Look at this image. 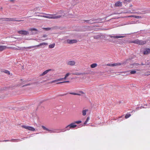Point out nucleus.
Here are the masks:
<instances>
[{
    "instance_id": "ddd939ff",
    "label": "nucleus",
    "mask_w": 150,
    "mask_h": 150,
    "mask_svg": "<svg viewBox=\"0 0 150 150\" xmlns=\"http://www.w3.org/2000/svg\"><path fill=\"white\" fill-rule=\"evenodd\" d=\"M6 19H7L8 20H6L5 21H16L18 22H20L21 21H23V20H16L15 19L13 18H6Z\"/></svg>"
},
{
    "instance_id": "7ed1b4c3",
    "label": "nucleus",
    "mask_w": 150,
    "mask_h": 150,
    "mask_svg": "<svg viewBox=\"0 0 150 150\" xmlns=\"http://www.w3.org/2000/svg\"><path fill=\"white\" fill-rule=\"evenodd\" d=\"M42 127L44 130L47 131H49V132H50V133H51L58 132H57V130L56 129H54V130L46 128L45 127L43 126H42Z\"/></svg>"
},
{
    "instance_id": "9b49d317",
    "label": "nucleus",
    "mask_w": 150,
    "mask_h": 150,
    "mask_svg": "<svg viewBox=\"0 0 150 150\" xmlns=\"http://www.w3.org/2000/svg\"><path fill=\"white\" fill-rule=\"evenodd\" d=\"M75 62L73 61H68L67 63V64L68 65L70 66H74L75 64Z\"/></svg>"
},
{
    "instance_id": "5701e85b",
    "label": "nucleus",
    "mask_w": 150,
    "mask_h": 150,
    "mask_svg": "<svg viewBox=\"0 0 150 150\" xmlns=\"http://www.w3.org/2000/svg\"><path fill=\"white\" fill-rule=\"evenodd\" d=\"M145 76H148L150 75V71H147L144 73Z\"/></svg>"
},
{
    "instance_id": "393cba45",
    "label": "nucleus",
    "mask_w": 150,
    "mask_h": 150,
    "mask_svg": "<svg viewBox=\"0 0 150 150\" xmlns=\"http://www.w3.org/2000/svg\"><path fill=\"white\" fill-rule=\"evenodd\" d=\"M90 119V117H88L86 119V120L85 121L84 123V125H86L87 124V122L89 121Z\"/></svg>"
},
{
    "instance_id": "de8ad7c7",
    "label": "nucleus",
    "mask_w": 150,
    "mask_h": 150,
    "mask_svg": "<svg viewBox=\"0 0 150 150\" xmlns=\"http://www.w3.org/2000/svg\"><path fill=\"white\" fill-rule=\"evenodd\" d=\"M94 38H95V39H96L97 38H96V37H94Z\"/></svg>"
},
{
    "instance_id": "aec40b11",
    "label": "nucleus",
    "mask_w": 150,
    "mask_h": 150,
    "mask_svg": "<svg viewBox=\"0 0 150 150\" xmlns=\"http://www.w3.org/2000/svg\"><path fill=\"white\" fill-rule=\"evenodd\" d=\"M134 17V18H142L141 16H134V15H131V16H129L127 17Z\"/></svg>"
},
{
    "instance_id": "b1692460",
    "label": "nucleus",
    "mask_w": 150,
    "mask_h": 150,
    "mask_svg": "<svg viewBox=\"0 0 150 150\" xmlns=\"http://www.w3.org/2000/svg\"><path fill=\"white\" fill-rule=\"evenodd\" d=\"M55 45V44L54 43H53L52 44H50L49 45V48H52L54 47Z\"/></svg>"
},
{
    "instance_id": "f8f14e48",
    "label": "nucleus",
    "mask_w": 150,
    "mask_h": 150,
    "mask_svg": "<svg viewBox=\"0 0 150 150\" xmlns=\"http://www.w3.org/2000/svg\"><path fill=\"white\" fill-rule=\"evenodd\" d=\"M150 53V49L146 48L144 50L143 52L144 54H148Z\"/></svg>"
},
{
    "instance_id": "c9c22d12",
    "label": "nucleus",
    "mask_w": 150,
    "mask_h": 150,
    "mask_svg": "<svg viewBox=\"0 0 150 150\" xmlns=\"http://www.w3.org/2000/svg\"><path fill=\"white\" fill-rule=\"evenodd\" d=\"M57 81H58L57 79L51 82H50L49 83H55Z\"/></svg>"
},
{
    "instance_id": "a211bd4d",
    "label": "nucleus",
    "mask_w": 150,
    "mask_h": 150,
    "mask_svg": "<svg viewBox=\"0 0 150 150\" xmlns=\"http://www.w3.org/2000/svg\"><path fill=\"white\" fill-rule=\"evenodd\" d=\"M88 111V110L87 109H83L82 111V114L83 116H85L86 115V112Z\"/></svg>"
},
{
    "instance_id": "c756f323",
    "label": "nucleus",
    "mask_w": 150,
    "mask_h": 150,
    "mask_svg": "<svg viewBox=\"0 0 150 150\" xmlns=\"http://www.w3.org/2000/svg\"><path fill=\"white\" fill-rule=\"evenodd\" d=\"M70 74L69 73H67L65 75V77H64V79H66L68 77V76L69 75H70Z\"/></svg>"
},
{
    "instance_id": "6e6552de",
    "label": "nucleus",
    "mask_w": 150,
    "mask_h": 150,
    "mask_svg": "<svg viewBox=\"0 0 150 150\" xmlns=\"http://www.w3.org/2000/svg\"><path fill=\"white\" fill-rule=\"evenodd\" d=\"M67 42L68 44H73L77 42V41L76 40H67Z\"/></svg>"
},
{
    "instance_id": "4c0bfd02",
    "label": "nucleus",
    "mask_w": 150,
    "mask_h": 150,
    "mask_svg": "<svg viewBox=\"0 0 150 150\" xmlns=\"http://www.w3.org/2000/svg\"><path fill=\"white\" fill-rule=\"evenodd\" d=\"M139 65V64L138 63H134L132 64V65L133 66H138Z\"/></svg>"
},
{
    "instance_id": "2f4dec72",
    "label": "nucleus",
    "mask_w": 150,
    "mask_h": 150,
    "mask_svg": "<svg viewBox=\"0 0 150 150\" xmlns=\"http://www.w3.org/2000/svg\"><path fill=\"white\" fill-rule=\"evenodd\" d=\"M136 71L135 70H132L130 71V73L131 74H133L136 73Z\"/></svg>"
},
{
    "instance_id": "4468645a",
    "label": "nucleus",
    "mask_w": 150,
    "mask_h": 150,
    "mask_svg": "<svg viewBox=\"0 0 150 150\" xmlns=\"http://www.w3.org/2000/svg\"><path fill=\"white\" fill-rule=\"evenodd\" d=\"M110 37L111 38H122L124 37V36L122 35H116V36H110Z\"/></svg>"
},
{
    "instance_id": "f3484780",
    "label": "nucleus",
    "mask_w": 150,
    "mask_h": 150,
    "mask_svg": "<svg viewBox=\"0 0 150 150\" xmlns=\"http://www.w3.org/2000/svg\"><path fill=\"white\" fill-rule=\"evenodd\" d=\"M122 5V3L120 1L117 2L115 4L116 6H121Z\"/></svg>"
},
{
    "instance_id": "412c9836",
    "label": "nucleus",
    "mask_w": 150,
    "mask_h": 150,
    "mask_svg": "<svg viewBox=\"0 0 150 150\" xmlns=\"http://www.w3.org/2000/svg\"><path fill=\"white\" fill-rule=\"evenodd\" d=\"M21 141V140L20 139H12L10 140V141L12 142H17Z\"/></svg>"
},
{
    "instance_id": "f03ea898",
    "label": "nucleus",
    "mask_w": 150,
    "mask_h": 150,
    "mask_svg": "<svg viewBox=\"0 0 150 150\" xmlns=\"http://www.w3.org/2000/svg\"><path fill=\"white\" fill-rule=\"evenodd\" d=\"M77 125L75 124V123L74 122L71 123L69 125H67L65 127V130H69L70 129L74 128L76 127Z\"/></svg>"
},
{
    "instance_id": "a19ab883",
    "label": "nucleus",
    "mask_w": 150,
    "mask_h": 150,
    "mask_svg": "<svg viewBox=\"0 0 150 150\" xmlns=\"http://www.w3.org/2000/svg\"><path fill=\"white\" fill-rule=\"evenodd\" d=\"M10 141V140H4L3 141H0V142H8Z\"/></svg>"
},
{
    "instance_id": "1a4fd4ad",
    "label": "nucleus",
    "mask_w": 150,
    "mask_h": 150,
    "mask_svg": "<svg viewBox=\"0 0 150 150\" xmlns=\"http://www.w3.org/2000/svg\"><path fill=\"white\" fill-rule=\"evenodd\" d=\"M11 47H7L5 46L0 45V51H2L7 48H12Z\"/></svg>"
},
{
    "instance_id": "e433bc0d",
    "label": "nucleus",
    "mask_w": 150,
    "mask_h": 150,
    "mask_svg": "<svg viewBox=\"0 0 150 150\" xmlns=\"http://www.w3.org/2000/svg\"><path fill=\"white\" fill-rule=\"evenodd\" d=\"M126 13H133V12H132L131 11H127L125 12Z\"/></svg>"
},
{
    "instance_id": "423d86ee",
    "label": "nucleus",
    "mask_w": 150,
    "mask_h": 150,
    "mask_svg": "<svg viewBox=\"0 0 150 150\" xmlns=\"http://www.w3.org/2000/svg\"><path fill=\"white\" fill-rule=\"evenodd\" d=\"M18 33L19 34L24 35H26L29 34V32L25 30L18 31Z\"/></svg>"
},
{
    "instance_id": "a878e982",
    "label": "nucleus",
    "mask_w": 150,
    "mask_h": 150,
    "mask_svg": "<svg viewBox=\"0 0 150 150\" xmlns=\"http://www.w3.org/2000/svg\"><path fill=\"white\" fill-rule=\"evenodd\" d=\"M131 116V115L130 114H127L125 115V117L126 119H127L129 117Z\"/></svg>"
},
{
    "instance_id": "09e8293b",
    "label": "nucleus",
    "mask_w": 150,
    "mask_h": 150,
    "mask_svg": "<svg viewBox=\"0 0 150 150\" xmlns=\"http://www.w3.org/2000/svg\"><path fill=\"white\" fill-rule=\"evenodd\" d=\"M148 65H149L150 66V63H149L148 64Z\"/></svg>"
},
{
    "instance_id": "4be33fe9",
    "label": "nucleus",
    "mask_w": 150,
    "mask_h": 150,
    "mask_svg": "<svg viewBox=\"0 0 150 150\" xmlns=\"http://www.w3.org/2000/svg\"><path fill=\"white\" fill-rule=\"evenodd\" d=\"M97 66V64L96 63H93L90 65V67L91 68H94Z\"/></svg>"
},
{
    "instance_id": "39448f33",
    "label": "nucleus",
    "mask_w": 150,
    "mask_h": 150,
    "mask_svg": "<svg viewBox=\"0 0 150 150\" xmlns=\"http://www.w3.org/2000/svg\"><path fill=\"white\" fill-rule=\"evenodd\" d=\"M125 62H124L123 63H115L114 64H108V65L110 66H119L121 65L122 64H125Z\"/></svg>"
},
{
    "instance_id": "6ab92c4d",
    "label": "nucleus",
    "mask_w": 150,
    "mask_h": 150,
    "mask_svg": "<svg viewBox=\"0 0 150 150\" xmlns=\"http://www.w3.org/2000/svg\"><path fill=\"white\" fill-rule=\"evenodd\" d=\"M139 40L137 39L134 41H129V43H133L138 44Z\"/></svg>"
},
{
    "instance_id": "cd10ccee",
    "label": "nucleus",
    "mask_w": 150,
    "mask_h": 150,
    "mask_svg": "<svg viewBox=\"0 0 150 150\" xmlns=\"http://www.w3.org/2000/svg\"><path fill=\"white\" fill-rule=\"evenodd\" d=\"M74 122L75 123V124H79L81 122V121L80 120H79L75 121Z\"/></svg>"
},
{
    "instance_id": "f257e3e1",
    "label": "nucleus",
    "mask_w": 150,
    "mask_h": 150,
    "mask_svg": "<svg viewBox=\"0 0 150 150\" xmlns=\"http://www.w3.org/2000/svg\"><path fill=\"white\" fill-rule=\"evenodd\" d=\"M50 16H42V17L45 18H46L49 19H57L61 18L62 16L61 15L56 16L55 15H51V14H48Z\"/></svg>"
},
{
    "instance_id": "0eeeda50",
    "label": "nucleus",
    "mask_w": 150,
    "mask_h": 150,
    "mask_svg": "<svg viewBox=\"0 0 150 150\" xmlns=\"http://www.w3.org/2000/svg\"><path fill=\"white\" fill-rule=\"evenodd\" d=\"M48 45V44L47 43H45V42H43V43H41L39 45H38L35 46H32L28 47H27V48H28V49H30V48H33L34 47H39L40 46H41L42 45Z\"/></svg>"
},
{
    "instance_id": "3c124183",
    "label": "nucleus",
    "mask_w": 150,
    "mask_h": 150,
    "mask_svg": "<svg viewBox=\"0 0 150 150\" xmlns=\"http://www.w3.org/2000/svg\"><path fill=\"white\" fill-rule=\"evenodd\" d=\"M67 93L65 94L64 95H67Z\"/></svg>"
},
{
    "instance_id": "49530a36",
    "label": "nucleus",
    "mask_w": 150,
    "mask_h": 150,
    "mask_svg": "<svg viewBox=\"0 0 150 150\" xmlns=\"http://www.w3.org/2000/svg\"><path fill=\"white\" fill-rule=\"evenodd\" d=\"M141 65H144V64H143V63H142Z\"/></svg>"
},
{
    "instance_id": "37998d69",
    "label": "nucleus",
    "mask_w": 150,
    "mask_h": 150,
    "mask_svg": "<svg viewBox=\"0 0 150 150\" xmlns=\"http://www.w3.org/2000/svg\"><path fill=\"white\" fill-rule=\"evenodd\" d=\"M47 35H43L42 36L43 37H47Z\"/></svg>"
},
{
    "instance_id": "a18cd8bd",
    "label": "nucleus",
    "mask_w": 150,
    "mask_h": 150,
    "mask_svg": "<svg viewBox=\"0 0 150 150\" xmlns=\"http://www.w3.org/2000/svg\"><path fill=\"white\" fill-rule=\"evenodd\" d=\"M122 116H121L119 117V118H121V117H122Z\"/></svg>"
},
{
    "instance_id": "ea45409f",
    "label": "nucleus",
    "mask_w": 150,
    "mask_h": 150,
    "mask_svg": "<svg viewBox=\"0 0 150 150\" xmlns=\"http://www.w3.org/2000/svg\"><path fill=\"white\" fill-rule=\"evenodd\" d=\"M69 81H67L62 82H59V83H65V82L69 83Z\"/></svg>"
},
{
    "instance_id": "72a5a7b5",
    "label": "nucleus",
    "mask_w": 150,
    "mask_h": 150,
    "mask_svg": "<svg viewBox=\"0 0 150 150\" xmlns=\"http://www.w3.org/2000/svg\"><path fill=\"white\" fill-rule=\"evenodd\" d=\"M30 30L31 31H38V30L36 29V28H31L29 30Z\"/></svg>"
},
{
    "instance_id": "79ce46f5",
    "label": "nucleus",
    "mask_w": 150,
    "mask_h": 150,
    "mask_svg": "<svg viewBox=\"0 0 150 150\" xmlns=\"http://www.w3.org/2000/svg\"><path fill=\"white\" fill-rule=\"evenodd\" d=\"M30 85V84H27L23 86H22V87H24V86H29V85Z\"/></svg>"
},
{
    "instance_id": "c85d7f7f",
    "label": "nucleus",
    "mask_w": 150,
    "mask_h": 150,
    "mask_svg": "<svg viewBox=\"0 0 150 150\" xmlns=\"http://www.w3.org/2000/svg\"><path fill=\"white\" fill-rule=\"evenodd\" d=\"M89 20H84L83 21V22H82V23H89Z\"/></svg>"
},
{
    "instance_id": "2eb2a0df",
    "label": "nucleus",
    "mask_w": 150,
    "mask_h": 150,
    "mask_svg": "<svg viewBox=\"0 0 150 150\" xmlns=\"http://www.w3.org/2000/svg\"><path fill=\"white\" fill-rule=\"evenodd\" d=\"M146 41H143L142 40H139L138 45H142L145 44L146 43Z\"/></svg>"
},
{
    "instance_id": "58836bf2",
    "label": "nucleus",
    "mask_w": 150,
    "mask_h": 150,
    "mask_svg": "<svg viewBox=\"0 0 150 150\" xmlns=\"http://www.w3.org/2000/svg\"><path fill=\"white\" fill-rule=\"evenodd\" d=\"M64 79V78H60L59 79H57L58 81H63L64 79Z\"/></svg>"
},
{
    "instance_id": "8fccbe9b",
    "label": "nucleus",
    "mask_w": 150,
    "mask_h": 150,
    "mask_svg": "<svg viewBox=\"0 0 150 150\" xmlns=\"http://www.w3.org/2000/svg\"><path fill=\"white\" fill-rule=\"evenodd\" d=\"M80 92H81V93H83V92L82 91H81Z\"/></svg>"
},
{
    "instance_id": "9d476101",
    "label": "nucleus",
    "mask_w": 150,
    "mask_h": 150,
    "mask_svg": "<svg viewBox=\"0 0 150 150\" xmlns=\"http://www.w3.org/2000/svg\"><path fill=\"white\" fill-rule=\"evenodd\" d=\"M97 19H91L89 20V24H93L94 23H98V22H97Z\"/></svg>"
},
{
    "instance_id": "7c9ffc66",
    "label": "nucleus",
    "mask_w": 150,
    "mask_h": 150,
    "mask_svg": "<svg viewBox=\"0 0 150 150\" xmlns=\"http://www.w3.org/2000/svg\"><path fill=\"white\" fill-rule=\"evenodd\" d=\"M69 93L70 94L74 95H80L78 93Z\"/></svg>"
},
{
    "instance_id": "f704fd0d",
    "label": "nucleus",
    "mask_w": 150,
    "mask_h": 150,
    "mask_svg": "<svg viewBox=\"0 0 150 150\" xmlns=\"http://www.w3.org/2000/svg\"><path fill=\"white\" fill-rule=\"evenodd\" d=\"M43 29H45L46 30H50L51 28H43Z\"/></svg>"
},
{
    "instance_id": "473e14b6",
    "label": "nucleus",
    "mask_w": 150,
    "mask_h": 150,
    "mask_svg": "<svg viewBox=\"0 0 150 150\" xmlns=\"http://www.w3.org/2000/svg\"><path fill=\"white\" fill-rule=\"evenodd\" d=\"M4 72L6 74H8L9 75L10 74V72L7 70H4Z\"/></svg>"
},
{
    "instance_id": "c03bdc74",
    "label": "nucleus",
    "mask_w": 150,
    "mask_h": 150,
    "mask_svg": "<svg viewBox=\"0 0 150 150\" xmlns=\"http://www.w3.org/2000/svg\"><path fill=\"white\" fill-rule=\"evenodd\" d=\"M10 1H14V0H9Z\"/></svg>"
},
{
    "instance_id": "20e7f679",
    "label": "nucleus",
    "mask_w": 150,
    "mask_h": 150,
    "mask_svg": "<svg viewBox=\"0 0 150 150\" xmlns=\"http://www.w3.org/2000/svg\"><path fill=\"white\" fill-rule=\"evenodd\" d=\"M21 127L25 129H28L29 130L32 131H34L35 130V129L34 128L30 126H26L25 125H22Z\"/></svg>"
},
{
    "instance_id": "bb28decb",
    "label": "nucleus",
    "mask_w": 150,
    "mask_h": 150,
    "mask_svg": "<svg viewBox=\"0 0 150 150\" xmlns=\"http://www.w3.org/2000/svg\"><path fill=\"white\" fill-rule=\"evenodd\" d=\"M73 74L74 75H82V74L81 73L77 72L76 73H73Z\"/></svg>"
},
{
    "instance_id": "dca6fc26",
    "label": "nucleus",
    "mask_w": 150,
    "mask_h": 150,
    "mask_svg": "<svg viewBox=\"0 0 150 150\" xmlns=\"http://www.w3.org/2000/svg\"><path fill=\"white\" fill-rule=\"evenodd\" d=\"M52 70L51 69H49L47 70H46L43 72L41 74L40 76H43L44 75L46 74L49 71H50Z\"/></svg>"
}]
</instances>
